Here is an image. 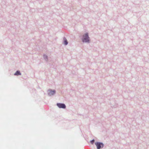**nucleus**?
Here are the masks:
<instances>
[{"label":"nucleus","instance_id":"obj_5","mask_svg":"<svg viewBox=\"0 0 149 149\" xmlns=\"http://www.w3.org/2000/svg\"><path fill=\"white\" fill-rule=\"evenodd\" d=\"M63 43L65 45H67L68 44V42L65 37L63 38Z\"/></svg>","mask_w":149,"mask_h":149},{"label":"nucleus","instance_id":"obj_3","mask_svg":"<svg viewBox=\"0 0 149 149\" xmlns=\"http://www.w3.org/2000/svg\"><path fill=\"white\" fill-rule=\"evenodd\" d=\"M95 144L97 146V149H100V148H102L103 146V144L100 143H95Z\"/></svg>","mask_w":149,"mask_h":149},{"label":"nucleus","instance_id":"obj_8","mask_svg":"<svg viewBox=\"0 0 149 149\" xmlns=\"http://www.w3.org/2000/svg\"><path fill=\"white\" fill-rule=\"evenodd\" d=\"M94 140L93 139L91 141V143L92 144H93L94 142Z\"/></svg>","mask_w":149,"mask_h":149},{"label":"nucleus","instance_id":"obj_1","mask_svg":"<svg viewBox=\"0 0 149 149\" xmlns=\"http://www.w3.org/2000/svg\"><path fill=\"white\" fill-rule=\"evenodd\" d=\"M81 39L83 43H90L91 40L89 36L88 33L86 32L83 35Z\"/></svg>","mask_w":149,"mask_h":149},{"label":"nucleus","instance_id":"obj_2","mask_svg":"<svg viewBox=\"0 0 149 149\" xmlns=\"http://www.w3.org/2000/svg\"><path fill=\"white\" fill-rule=\"evenodd\" d=\"M47 94L49 96H51L54 95L56 93L55 90L49 89L47 90Z\"/></svg>","mask_w":149,"mask_h":149},{"label":"nucleus","instance_id":"obj_6","mask_svg":"<svg viewBox=\"0 0 149 149\" xmlns=\"http://www.w3.org/2000/svg\"><path fill=\"white\" fill-rule=\"evenodd\" d=\"M14 74L15 76H19L21 75V73L19 70H17L16 72Z\"/></svg>","mask_w":149,"mask_h":149},{"label":"nucleus","instance_id":"obj_4","mask_svg":"<svg viewBox=\"0 0 149 149\" xmlns=\"http://www.w3.org/2000/svg\"><path fill=\"white\" fill-rule=\"evenodd\" d=\"M57 106L60 108H65V104L61 103H57Z\"/></svg>","mask_w":149,"mask_h":149},{"label":"nucleus","instance_id":"obj_7","mask_svg":"<svg viewBox=\"0 0 149 149\" xmlns=\"http://www.w3.org/2000/svg\"><path fill=\"white\" fill-rule=\"evenodd\" d=\"M43 57L46 61H47L48 59V56L45 54H43Z\"/></svg>","mask_w":149,"mask_h":149}]
</instances>
